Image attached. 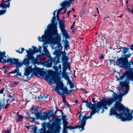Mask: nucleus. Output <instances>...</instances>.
Segmentation results:
<instances>
[{
	"mask_svg": "<svg viewBox=\"0 0 133 133\" xmlns=\"http://www.w3.org/2000/svg\"><path fill=\"white\" fill-rule=\"evenodd\" d=\"M26 50L27 53L26 56L27 58L24 59L23 62V64L26 66L25 68L24 75L28 78H30L32 75H34L38 77L43 78L45 77V79L46 81L50 83L52 82L54 79L53 71L52 70L48 71V75L46 76L43 68H39L35 66L33 69L32 68V66H29L30 61H31L34 63H36L38 59L37 58L35 59L33 55L30 54L32 51L31 49H29V50Z\"/></svg>",
	"mask_w": 133,
	"mask_h": 133,
	"instance_id": "f257e3e1",
	"label": "nucleus"
},
{
	"mask_svg": "<svg viewBox=\"0 0 133 133\" xmlns=\"http://www.w3.org/2000/svg\"><path fill=\"white\" fill-rule=\"evenodd\" d=\"M122 100L116 102L114 106L110 110V116L115 115L116 117L121 119L122 121H130L133 119L132 116L133 110L130 111V110L124 108L123 104L121 103Z\"/></svg>",
	"mask_w": 133,
	"mask_h": 133,
	"instance_id": "f03ea898",
	"label": "nucleus"
},
{
	"mask_svg": "<svg viewBox=\"0 0 133 133\" xmlns=\"http://www.w3.org/2000/svg\"><path fill=\"white\" fill-rule=\"evenodd\" d=\"M125 65L124 67L127 72V78L126 80L124 82H120V84L121 86V88L119 90L122 96L126 94L128 91L129 83V82L131 81H133V60L130 61Z\"/></svg>",
	"mask_w": 133,
	"mask_h": 133,
	"instance_id": "7ed1b4c3",
	"label": "nucleus"
},
{
	"mask_svg": "<svg viewBox=\"0 0 133 133\" xmlns=\"http://www.w3.org/2000/svg\"><path fill=\"white\" fill-rule=\"evenodd\" d=\"M82 102L86 103V106L89 108L92 109L90 116H87V113L85 114V112L80 113L79 119L81 122V125L82 126V128L83 129V126L85 124L86 120L88 119L91 118L92 116L96 112V110L97 109L98 110L100 109L101 107H99L98 108H96L95 104H92L91 102L89 103L88 102H86L85 101L83 100Z\"/></svg>",
	"mask_w": 133,
	"mask_h": 133,
	"instance_id": "20e7f679",
	"label": "nucleus"
},
{
	"mask_svg": "<svg viewBox=\"0 0 133 133\" xmlns=\"http://www.w3.org/2000/svg\"><path fill=\"white\" fill-rule=\"evenodd\" d=\"M50 31H51V30L46 29L44 32V34L41 37L38 36L37 39L39 41L43 42V51L45 53L47 57L51 58L50 53L47 49V44L50 41Z\"/></svg>",
	"mask_w": 133,
	"mask_h": 133,
	"instance_id": "39448f33",
	"label": "nucleus"
},
{
	"mask_svg": "<svg viewBox=\"0 0 133 133\" xmlns=\"http://www.w3.org/2000/svg\"><path fill=\"white\" fill-rule=\"evenodd\" d=\"M111 91L113 92V94L112 95V98L110 99H107L105 98L104 99L102 100L100 103V105H98L96 106L95 105L96 108H98L99 107H101H101H103V109L102 111L101 112V113H103L104 111L103 109H108L107 105H110L113 102H115L116 101L118 98V96L115 93L113 92V91ZM101 109L98 110L97 109L96 110V112L99 113V111Z\"/></svg>",
	"mask_w": 133,
	"mask_h": 133,
	"instance_id": "423d86ee",
	"label": "nucleus"
},
{
	"mask_svg": "<svg viewBox=\"0 0 133 133\" xmlns=\"http://www.w3.org/2000/svg\"><path fill=\"white\" fill-rule=\"evenodd\" d=\"M64 1L62 2H61L60 4L61 6L62 7V8L57 9L56 10H55L53 13L54 17H52V19L51 20L52 22L51 23L49 24L47 26V28L49 30H50L51 31H57V27L56 25H57V23H55L56 21L55 18V13L57 11V16H58L59 14L61 12L63 9L65 8L66 9L68 7L63 8L62 6L61 5L62 4H63Z\"/></svg>",
	"mask_w": 133,
	"mask_h": 133,
	"instance_id": "0eeeda50",
	"label": "nucleus"
},
{
	"mask_svg": "<svg viewBox=\"0 0 133 133\" xmlns=\"http://www.w3.org/2000/svg\"><path fill=\"white\" fill-rule=\"evenodd\" d=\"M54 90L58 94L63 95L64 94H69L74 90H68L66 87H64L63 83L60 81L56 83Z\"/></svg>",
	"mask_w": 133,
	"mask_h": 133,
	"instance_id": "6e6552de",
	"label": "nucleus"
},
{
	"mask_svg": "<svg viewBox=\"0 0 133 133\" xmlns=\"http://www.w3.org/2000/svg\"><path fill=\"white\" fill-rule=\"evenodd\" d=\"M63 128L69 129H70L71 130H72L74 129L75 128H78L80 130V131L84 130V127L85 125H84L83 126L84 129L82 128V127L81 125V123L80 125H77L76 126L74 127H72L70 125H68L69 123L66 121H63Z\"/></svg>",
	"mask_w": 133,
	"mask_h": 133,
	"instance_id": "1a4fd4ad",
	"label": "nucleus"
},
{
	"mask_svg": "<svg viewBox=\"0 0 133 133\" xmlns=\"http://www.w3.org/2000/svg\"><path fill=\"white\" fill-rule=\"evenodd\" d=\"M11 63L13 65H15L16 66V69H18V72L19 71V68L21 67L23 65V63L21 60H19V59L14 58H11L10 59Z\"/></svg>",
	"mask_w": 133,
	"mask_h": 133,
	"instance_id": "9d476101",
	"label": "nucleus"
},
{
	"mask_svg": "<svg viewBox=\"0 0 133 133\" xmlns=\"http://www.w3.org/2000/svg\"><path fill=\"white\" fill-rule=\"evenodd\" d=\"M59 28L61 31L62 35L66 39L69 38L68 33L65 28V24L64 21H59Z\"/></svg>",
	"mask_w": 133,
	"mask_h": 133,
	"instance_id": "9b49d317",
	"label": "nucleus"
},
{
	"mask_svg": "<svg viewBox=\"0 0 133 133\" xmlns=\"http://www.w3.org/2000/svg\"><path fill=\"white\" fill-rule=\"evenodd\" d=\"M122 58H120L117 59L116 62L117 65L120 67L125 66V63L127 62L128 60L126 58H124V56H122Z\"/></svg>",
	"mask_w": 133,
	"mask_h": 133,
	"instance_id": "f8f14e48",
	"label": "nucleus"
},
{
	"mask_svg": "<svg viewBox=\"0 0 133 133\" xmlns=\"http://www.w3.org/2000/svg\"><path fill=\"white\" fill-rule=\"evenodd\" d=\"M5 52L4 51L3 52L0 51V62L5 63L6 62H10L11 63L10 59L11 58H9V57H7L5 56Z\"/></svg>",
	"mask_w": 133,
	"mask_h": 133,
	"instance_id": "ddd939ff",
	"label": "nucleus"
},
{
	"mask_svg": "<svg viewBox=\"0 0 133 133\" xmlns=\"http://www.w3.org/2000/svg\"><path fill=\"white\" fill-rule=\"evenodd\" d=\"M11 0H2V3L0 5L3 9L6 8V7L9 8L10 3L9 2Z\"/></svg>",
	"mask_w": 133,
	"mask_h": 133,
	"instance_id": "4468645a",
	"label": "nucleus"
},
{
	"mask_svg": "<svg viewBox=\"0 0 133 133\" xmlns=\"http://www.w3.org/2000/svg\"><path fill=\"white\" fill-rule=\"evenodd\" d=\"M62 48L61 44L59 43L58 44V46L55 48V50L53 53L54 55L59 56L61 55L60 50Z\"/></svg>",
	"mask_w": 133,
	"mask_h": 133,
	"instance_id": "2eb2a0df",
	"label": "nucleus"
},
{
	"mask_svg": "<svg viewBox=\"0 0 133 133\" xmlns=\"http://www.w3.org/2000/svg\"><path fill=\"white\" fill-rule=\"evenodd\" d=\"M9 104L8 103V100H1L0 101V109L1 107H2L5 109L7 108L9 106Z\"/></svg>",
	"mask_w": 133,
	"mask_h": 133,
	"instance_id": "dca6fc26",
	"label": "nucleus"
},
{
	"mask_svg": "<svg viewBox=\"0 0 133 133\" xmlns=\"http://www.w3.org/2000/svg\"><path fill=\"white\" fill-rule=\"evenodd\" d=\"M31 112L32 114H34L37 117H40L41 116V112H38L37 108H35L34 107L32 108L31 109Z\"/></svg>",
	"mask_w": 133,
	"mask_h": 133,
	"instance_id": "f3484780",
	"label": "nucleus"
},
{
	"mask_svg": "<svg viewBox=\"0 0 133 133\" xmlns=\"http://www.w3.org/2000/svg\"><path fill=\"white\" fill-rule=\"evenodd\" d=\"M75 0H66L64 1L63 4H62L63 8L69 7L70 6L72 2Z\"/></svg>",
	"mask_w": 133,
	"mask_h": 133,
	"instance_id": "a211bd4d",
	"label": "nucleus"
},
{
	"mask_svg": "<svg viewBox=\"0 0 133 133\" xmlns=\"http://www.w3.org/2000/svg\"><path fill=\"white\" fill-rule=\"evenodd\" d=\"M41 116L40 117L38 118H40L43 120H45L47 119L48 118L49 119V118L48 117V115L49 114L48 113L45 111L43 113V115L42 116V112H41Z\"/></svg>",
	"mask_w": 133,
	"mask_h": 133,
	"instance_id": "6ab92c4d",
	"label": "nucleus"
},
{
	"mask_svg": "<svg viewBox=\"0 0 133 133\" xmlns=\"http://www.w3.org/2000/svg\"><path fill=\"white\" fill-rule=\"evenodd\" d=\"M61 124H58L56 125L55 127V129L54 131L56 133H58L60 132V129L61 127L60 126Z\"/></svg>",
	"mask_w": 133,
	"mask_h": 133,
	"instance_id": "aec40b11",
	"label": "nucleus"
},
{
	"mask_svg": "<svg viewBox=\"0 0 133 133\" xmlns=\"http://www.w3.org/2000/svg\"><path fill=\"white\" fill-rule=\"evenodd\" d=\"M16 73H17V74H16V75H15V76H18V75H19V76L21 75V74L19 73H18V70L17 69H15L14 71L8 73L7 75V76H10V74H13V73L15 74Z\"/></svg>",
	"mask_w": 133,
	"mask_h": 133,
	"instance_id": "412c9836",
	"label": "nucleus"
},
{
	"mask_svg": "<svg viewBox=\"0 0 133 133\" xmlns=\"http://www.w3.org/2000/svg\"><path fill=\"white\" fill-rule=\"evenodd\" d=\"M68 63L65 62L63 63V71L61 72L62 74L63 73H66V71L67 69V66H68Z\"/></svg>",
	"mask_w": 133,
	"mask_h": 133,
	"instance_id": "4be33fe9",
	"label": "nucleus"
},
{
	"mask_svg": "<svg viewBox=\"0 0 133 133\" xmlns=\"http://www.w3.org/2000/svg\"><path fill=\"white\" fill-rule=\"evenodd\" d=\"M121 49V51L124 54V55H122V56H124V55H125V54L129 51V49L128 48L125 47L122 48Z\"/></svg>",
	"mask_w": 133,
	"mask_h": 133,
	"instance_id": "5701e85b",
	"label": "nucleus"
},
{
	"mask_svg": "<svg viewBox=\"0 0 133 133\" xmlns=\"http://www.w3.org/2000/svg\"><path fill=\"white\" fill-rule=\"evenodd\" d=\"M68 72L67 73H63V74H62V77H64L65 79L67 80V81H68V82H69V81H70L69 77L68 75Z\"/></svg>",
	"mask_w": 133,
	"mask_h": 133,
	"instance_id": "b1692460",
	"label": "nucleus"
},
{
	"mask_svg": "<svg viewBox=\"0 0 133 133\" xmlns=\"http://www.w3.org/2000/svg\"><path fill=\"white\" fill-rule=\"evenodd\" d=\"M39 52H40V54L39 55H37V58L38 59V58L42 56H44L45 54L42 52V48L41 46H39Z\"/></svg>",
	"mask_w": 133,
	"mask_h": 133,
	"instance_id": "393cba45",
	"label": "nucleus"
},
{
	"mask_svg": "<svg viewBox=\"0 0 133 133\" xmlns=\"http://www.w3.org/2000/svg\"><path fill=\"white\" fill-rule=\"evenodd\" d=\"M64 42V48H65V50H67V49L68 48H69L70 47L69 45V42H68L67 41H63Z\"/></svg>",
	"mask_w": 133,
	"mask_h": 133,
	"instance_id": "a878e982",
	"label": "nucleus"
},
{
	"mask_svg": "<svg viewBox=\"0 0 133 133\" xmlns=\"http://www.w3.org/2000/svg\"><path fill=\"white\" fill-rule=\"evenodd\" d=\"M17 117L18 119L17 120H16V121L17 122L21 121L23 120V117L20 115H17Z\"/></svg>",
	"mask_w": 133,
	"mask_h": 133,
	"instance_id": "bb28decb",
	"label": "nucleus"
},
{
	"mask_svg": "<svg viewBox=\"0 0 133 133\" xmlns=\"http://www.w3.org/2000/svg\"><path fill=\"white\" fill-rule=\"evenodd\" d=\"M52 62L51 61H48L46 63V66L47 67H51L52 66Z\"/></svg>",
	"mask_w": 133,
	"mask_h": 133,
	"instance_id": "cd10ccee",
	"label": "nucleus"
},
{
	"mask_svg": "<svg viewBox=\"0 0 133 133\" xmlns=\"http://www.w3.org/2000/svg\"><path fill=\"white\" fill-rule=\"evenodd\" d=\"M67 83L69 85L70 88L71 89L73 88L75 86L74 85V84L71 81H69V82Z\"/></svg>",
	"mask_w": 133,
	"mask_h": 133,
	"instance_id": "c85d7f7f",
	"label": "nucleus"
},
{
	"mask_svg": "<svg viewBox=\"0 0 133 133\" xmlns=\"http://www.w3.org/2000/svg\"><path fill=\"white\" fill-rule=\"evenodd\" d=\"M34 51L36 53H37L39 52V50L38 48H36L35 46L34 45L32 46Z\"/></svg>",
	"mask_w": 133,
	"mask_h": 133,
	"instance_id": "c756f323",
	"label": "nucleus"
},
{
	"mask_svg": "<svg viewBox=\"0 0 133 133\" xmlns=\"http://www.w3.org/2000/svg\"><path fill=\"white\" fill-rule=\"evenodd\" d=\"M11 131V129L4 130L2 131V133H10Z\"/></svg>",
	"mask_w": 133,
	"mask_h": 133,
	"instance_id": "7c9ffc66",
	"label": "nucleus"
},
{
	"mask_svg": "<svg viewBox=\"0 0 133 133\" xmlns=\"http://www.w3.org/2000/svg\"><path fill=\"white\" fill-rule=\"evenodd\" d=\"M131 10H130V9L128 8H127V10H128V11L130 12H131L132 14H133V6H131Z\"/></svg>",
	"mask_w": 133,
	"mask_h": 133,
	"instance_id": "2f4dec72",
	"label": "nucleus"
},
{
	"mask_svg": "<svg viewBox=\"0 0 133 133\" xmlns=\"http://www.w3.org/2000/svg\"><path fill=\"white\" fill-rule=\"evenodd\" d=\"M32 132H37V128L36 127V126H35L33 127L32 128Z\"/></svg>",
	"mask_w": 133,
	"mask_h": 133,
	"instance_id": "473e14b6",
	"label": "nucleus"
},
{
	"mask_svg": "<svg viewBox=\"0 0 133 133\" xmlns=\"http://www.w3.org/2000/svg\"><path fill=\"white\" fill-rule=\"evenodd\" d=\"M53 68L55 70V71L56 72H58V71H59V69L58 68V67L57 66H54L53 67Z\"/></svg>",
	"mask_w": 133,
	"mask_h": 133,
	"instance_id": "72a5a7b5",
	"label": "nucleus"
},
{
	"mask_svg": "<svg viewBox=\"0 0 133 133\" xmlns=\"http://www.w3.org/2000/svg\"><path fill=\"white\" fill-rule=\"evenodd\" d=\"M6 11V10H0V15L4 14L5 13Z\"/></svg>",
	"mask_w": 133,
	"mask_h": 133,
	"instance_id": "f704fd0d",
	"label": "nucleus"
},
{
	"mask_svg": "<svg viewBox=\"0 0 133 133\" xmlns=\"http://www.w3.org/2000/svg\"><path fill=\"white\" fill-rule=\"evenodd\" d=\"M49 125H50V123H46L44 122L43 123V125L45 127L46 126L47 127H49Z\"/></svg>",
	"mask_w": 133,
	"mask_h": 133,
	"instance_id": "c9c22d12",
	"label": "nucleus"
},
{
	"mask_svg": "<svg viewBox=\"0 0 133 133\" xmlns=\"http://www.w3.org/2000/svg\"><path fill=\"white\" fill-rule=\"evenodd\" d=\"M63 102L64 103H65V104H68V103L67 102H66V98H65V96H63Z\"/></svg>",
	"mask_w": 133,
	"mask_h": 133,
	"instance_id": "e433bc0d",
	"label": "nucleus"
},
{
	"mask_svg": "<svg viewBox=\"0 0 133 133\" xmlns=\"http://www.w3.org/2000/svg\"><path fill=\"white\" fill-rule=\"evenodd\" d=\"M18 82L16 81H13L12 82V84L13 85L15 86L16 85L18 84Z\"/></svg>",
	"mask_w": 133,
	"mask_h": 133,
	"instance_id": "4c0bfd02",
	"label": "nucleus"
},
{
	"mask_svg": "<svg viewBox=\"0 0 133 133\" xmlns=\"http://www.w3.org/2000/svg\"><path fill=\"white\" fill-rule=\"evenodd\" d=\"M44 97V95L43 94H41L39 96H38V98L39 99H42Z\"/></svg>",
	"mask_w": 133,
	"mask_h": 133,
	"instance_id": "58836bf2",
	"label": "nucleus"
},
{
	"mask_svg": "<svg viewBox=\"0 0 133 133\" xmlns=\"http://www.w3.org/2000/svg\"><path fill=\"white\" fill-rule=\"evenodd\" d=\"M27 115L30 118L32 119V122H34L35 120V118L34 117H30L29 114H28Z\"/></svg>",
	"mask_w": 133,
	"mask_h": 133,
	"instance_id": "ea45409f",
	"label": "nucleus"
},
{
	"mask_svg": "<svg viewBox=\"0 0 133 133\" xmlns=\"http://www.w3.org/2000/svg\"><path fill=\"white\" fill-rule=\"evenodd\" d=\"M131 55V54L130 53H129L128 54H127L126 55H124V56L126 57L125 58H126L127 59V58H129Z\"/></svg>",
	"mask_w": 133,
	"mask_h": 133,
	"instance_id": "a19ab883",
	"label": "nucleus"
},
{
	"mask_svg": "<svg viewBox=\"0 0 133 133\" xmlns=\"http://www.w3.org/2000/svg\"><path fill=\"white\" fill-rule=\"evenodd\" d=\"M67 129L63 128L62 133H68V131Z\"/></svg>",
	"mask_w": 133,
	"mask_h": 133,
	"instance_id": "79ce46f5",
	"label": "nucleus"
},
{
	"mask_svg": "<svg viewBox=\"0 0 133 133\" xmlns=\"http://www.w3.org/2000/svg\"><path fill=\"white\" fill-rule=\"evenodd\" d=\"M58 68L59 69V71L61 73V69H62V67L61 66V65H58Z\"/></svg>",
	"mask_w": 133,
	"mask_h": 133,
	"instance_id": "37998d69",
	"label": "nucleus"
},
{
	"mask_svg": "<svg viewBox=\"0 0 133 133\" xmlns=\"http://www.w3.org/2000/svg\"><path fill=\"white\" fill-rule=\"evenodd\" d=\"M25 50V49H24V48H22L21 49V51L20 52H19L20 54H22V53L24 51V50Z\"/></svg>",
	"mask_w": 133,
	"mask_h": 133,
	"instance_id": "c03bdc74",
	"label": "nucleus"
},
{
	"mask_svg": "<svg viewBox=\"0 0 133 133\" xmlns=\"http://www.w3.org/2000/svg\"><path fill=\"white\" fill-rule=\"evenodd\" d=\"M123 77H124L123 76H121L119 78H117V80H119V81L120 80L122 79L123 78Z\"/></svg>",
	"mask_w": 133,
	"mask_h": 133,
	"instance_id": "a18cd8bd",
	"label": "nucleus"
},
{
	"mask_svg": "<svg viewBox=\"0 0 133 133\" xmlns=\"http://www.w3.org/2000/svg\"><path fill=\"white\" fill-rule=\"evenodd\" d=\"M9 67L7 66H4L3 67V69L6 70V69H8Z\"/></svg>",
	"mask_w": 133,
	"mask_h": 133,
	"instance_id": "49530a36",
	"label": "nucleus"
},
{
	"mask_svg": "<svg viewBox=\"0 0 133 133\" xmlns=\"http://www.w3.org/2000/svg\"><path fill=\"white\" fill-rule=\"evenodd\" d=\"M56 59H57V60H59L58 58L57 57H54L53 59V61L54 63H55L56 62L55 61V60H56Z\"/></svg>",
	"mask_w": 133,
	"mask_h": 133,
	"instance_id": "de8ad7c7",
	"label": "nucleus"
},
{
	"mask_svg": "<svg viewBox=\"0 0 133 133\" xmlns=\"http://www.w3.org/2000/svg\"><path fill=\"white\" fill-rule=\"evenodd\" d=\"M46 58L45 57H43L41 58V61H44L46 60Z\"/></svg>",
	"mask_w": 133,
	"mask_h": 133,
	"instance_id": "09e8293b",
	"label": "nucleus"
},
{
	"mask_svg": "<svg viewBox=\"0 0 133 133\" xmlns=\"http://www.w3.org/2000/svg\"><path fill=\"white\" fill-rule=\"evenodd\" d=\"M4 89L3 88H2L0 90V93L2 94L4 91Z\"/></svg>",
	"mask_w": 133,
	"mask_h": 133,
	"instance_id": "8fccbe9b",
	"label": "nucleus"
},
{
	"mask_svg": "<svg viewBox=\"0 0 133 133\" xmlns=\"http://www.w3.org/2000/svg\"><path fill=\"white\" fill-rule=\"evenodd\" d=\"M131 50H133V44L131 45L129 48Z\"/></svg>",
	"mask_w": 133,
	"mask_h": 133,
	"instance_id": "3c124183",
	"label": "nucleus"
},
{
	"mask_svg": "<svg viewBox=\"0 0 133 133\" xmlns=\"http://www.w3.org/2000/svg\"><path fill=\"white\" fill-rule=\"evenodd\" d=\"M71 29L73 31L75 30V29L74 28V26L73 25H72L71 27Z\"/></svg>",
	"mask_w": 133,
	"mask_h": 133,
	"instance_id": "603ef678",
	"label": "nucleus"
},
{
	"mask_svg": "<svg viewBox=\"0 0 133 133\" xmlns=\"http://www.w3.org/2000/svg\"><path fill=\"white\" fill-rule=\"evenodd\" d=\"M8 69H6V70H4V73H5L7 72H8Z\"/></svg>",
	"mask_w": 133,
	"mask_h": 133,
	"instance_id": "864d4df0",
	"label": "nucleus"
},
{
	"mask_svg": "<svg viewBox=\"0 0 133 133\" xmlns=\"http://www.w3.org/2000/svg\"><path fill=\"white\" fill-rule=\"evenodd\" d=\"M25 127L26 128H27L28 129H29V128L30 127L29 126H27V125H26L25 126Z\"/></svg>",
	"mask_w": 133,
	"mask_h": 133,
	"instance_id": "5fc2aeb1",
	"label": "nucleus"
},
{
	"mask_svg": "<svg viewBox=\"0 0 133 133\" xmlns=\"http://www.w3.org/2000/svg\"><path fill=\"white\" fill-rule=\"evenodd\" d=\"M95 98H93L92 99V101L94 103H95Z\"/></svg>",
	"mask_w": 133,
	"mask_h": 133,
	"instance_id": "6e6d98bb",
	"label": "nucleus"
},
{
	"mask_svg": "<svg viewBox=\"0 0 133 133\" xmlns=\"http://www.w3.org/2000/svg\"><path fill=\"white\" fill-rule=\"evenodd\" d=\"M71 12V11L70 10L69 11V12H67L68 15L69 14V13Z\"/></svg>",
	"mask_w": 133,
	"mask_h": 133,
	"instance_id": "4d7b16f0",
	"label": "nucleus"
},
{
	"mask_svg": "<svg viewBox=\"0 0 133 133\" xmlns=\"http://www.w3.org/2000/svg\"><path fill=\"white\" fill-rule=\"evenodd\" d=\"M66 9H65V11H63V12H62V13H61V14H64V13H65V12H66Z\"/></svg>",
	"mask_w": 133,
	"mask_h": 133,
	"instance_id": "13d9d810",
	"label": "nucleus"
},
{
	"mask_svg": "<svg viewBox=\"0 0 133 133\" xmlns=\"http://www.w3.org/2000/svg\"><path fill=\"white\" fill-rule=\"evenodd\" d=\"M96 10H97V12H98V14H99V11H98V8H96Z\"/></svg>",
	"mask_w": 133,
	"mask_h": 133,
	"instance_id": "bf43d9fd",
	"label": "nucleus"
},
{
	"mask_svg": "<svg viewBox=\"0 0 133 133\" xmlns=\"http://www.w3.org/2000/svg\"><path fill=\"white\" fill-rule=\"evenodd\" d=\"M99 58L101 59H103V57L102 56L101 57H100Z\"/></svg>",
	"mask_w": 133,
	"mask_h": 133,
	"instance_id": "052dcab7",
	"label": "nucleus"
},
{
	"mask_svg": "<svg viewBox=\"0 0 133 133\" xmlns=\"http://www.w3.org/2000/svg\"><path fill=\"white\" fill-rule=\"evenodd\" d=\"M126 2L127 4H128V0H126Z\"/></svg>",
	"mask_w": 133,
	"mask_h": 133,
	"instance_id": "680f3d73",
	"label": "nucleus"
},
{
	"mask_svg": "<svg viewBox=\"0 0 133 133\" xmlns=\"http://www.w3.org/2000/svg\"><path fill=\"white\" fill-rule=\"evenodd\" d=\"M75 103H78V101L77 100H76L75 102Z\"/></svg>",
	"mask_w": 133,
	"mask_h": 133,
	"instance_id": "e2e57ef3",
	"label": "nucleus"
},
{
	"mask_svg": "<svg viewBox=\"0 0 133 133\" xmlns=\"http://www.w3.org/2000/svg\"><path fill=\"white\" fill-rule=\"evenodd\" d=\"M66 54V53L65 52H64L63 54V55H62V56H63L64 55H65Z\"/></svg>",
	"mask_w": 133,
	"mask_h": 133,
	"instance_id": "0e129e2a",
	"label": "nucleus"
},
{
	"mask_svg": "<svg viewBox=\"0 0 133 133\" xmlns=\"http://www.w3.org/2000/svg\"><path fill=\"white\" fill-rule=\"evenodd\" d=\"M61 111L60 110H58V109H57V108H56V112H57V111Z\"/></svg>",
	"mask_w": 133,
	"mask_h": 133,
	"instance_id": "69168bd1",
	"label": "nucleus"
},
{
	"mask_svg": "<svg viewBox=\"0 0 133 133\" xmlns=\"http://www.w3.org/2000/svg\"><path fill=\"white\" fill-rule=\"evenodd\" d=\"M120 18H121L122 17V15L119 17Z\"/></svg>",
	"mask_w": 133,
	"mask_h": 133,
	"instance_id": "338daca9",
	"label": "nucleus"
},
{
	"mask_svg": "<svg viewBox=\"0 0 133 133\" xmlns=\"http://www.w3.org/2000/svg\"><path fill=\"white\" fill-rule=\"evenodd\" d=\"M72 10L73 11H75V10L73 8H72Z\"/></svg>",
	"mask_w": 133,
	"mask_h": 133,
	"instance_id": "774afa93",
	"label": "nucleus"
}]
</instances>
